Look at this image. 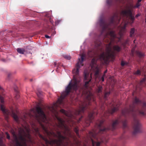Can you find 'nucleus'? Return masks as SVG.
<instances>
[{
    "label": "nucleus",
    "instance_id": "obj_43",
    "mask_svg": "<svg viewBox=\"0 0 146 146\" xmlns=\"http://www.w3.org/2000/svg\"><path fill=\"white\" fill-rule=\"evenodd\" d=\"M126 24L125 23L124 25V26H123V28L124 29H125L126 27Z\"/></svg>",
    "mask_w": 146,
    "mask_h": 146
},
{
    "label": "nucleus",
    "instance_id": "obj_18",
    "mask_svg": "<svg viewBox=\"0 0 146 146\" xmlns=\"http://www.w3.org/2000/svg\"><path fill=\"white\" fill-rule=\"evenodd\" d=\"M17 88H14V90L16 93V96H15V98L16 99H18L19 98V91L17 89Z\"/></svg>",
    "mask_w": 146,
    "mask_h": 146
},
{
    "label": "nucleus",
    "instance_id": "obj_32",
    "mask_svg": "<svg viewBox=\"0 0 146 146\" xmlns=\"http://www.w3.org/2000/svg\"><path fill=\"white\" fill-rule=\"evenodd\" d=\"M145 80V79H143L139 83V85H141L142 84L144 83Z\"/></svg>",
    "mask_w": 146,
    "mask_h": 146
},
{
    "label": "nucleus",
    "instance_id": "obj_46",
    "mask_svg": "<svg viewBox=\"0 0 146 146\" xmlns=\"http://www.w3.org/2000/svg\"><path fill=\"white\" fill-rule=\"evenodd\" d=\"M141 1L142 0H138L137 2L139 3V2H141Z\"/></svg>",
    "mask_w": 146,
    "mask_h": 146
},
{
    "label": "nucleus",
    "instance_id": "obj_14",
    "mask_svg": "<svg viewBox=\"0 0 146 146\" xmlns=\"http://www.w3.org/2000/svg\"><path fill=\"white\" fill-rule=\"evenodd\" d=\"M0 100L1 103L0 106L1 109L3 112L6 113V110L4 108V105L3 104L4 102L3 97L1 95H0Z\"/></svg>",
    "mask_w": 146,
    "mask_h": 146
},
{
    "label": "nucleus",
    "instance_id": "obj_28",
    "mask_svg": "<svg viewBox=\"0 0 146 146\" xmlns=\"http://www.w3.org/2000/svg\"><path fill=\"white\" fill-rule=\"evenodd\" d=\"M95 46L97 47H99L101 46V42H98V43L96 42H95Z\"/></svg>",
    "mask_w": 146,
    "mask_h": 146
},
{
    "label": "nucleus",
    "instance_id": "obj_12",
    "mask_svg": "<svg viewBox=\"0 0 146 146\" xmlns=\"http://www.w3.org/2000/svg\"><path fill=\"white\" fill-rule=\"evenodd\" d=\"M111 104V109L104 112V117H106L109 115L110 114H113L118 110V107L117 106H115V104L113 103Z\"/></svg>",
    "mask_w": 146,
    "mask_h": 146
},
{
    "label": "nucleus",
    "instance_id": "obj_31",
    "mask_svg": "<svg viewBox=\"0 0 146 146\" xmlns=\"http://www.w3.org/2000/svg\"><path fill=\"white\" fill-rule=\"evenodd\" d=\"M6 134V137L8 139H10V137L9 135V134L7 132H6L5 133Z\"/></svg>",
    "mask_w": 146,
    "mask_h": 146
},
{
    "label": "nucleus",
    "instance_id": "obj_37",
    "mask_svg": "<svg viewBox=\"0 0 146 146\" xmlns=\"http://www.w3.org/2000/svg\"><path fill=\"white\" fill-rule=\"evenodd\" d=\"M45 37L46 38H50V36L47 35H45Z\"/></svg>",
    "mask_w": 146,
    "mask_h": 146
},
{
    "label": "nucleus",
    "instance_id": "obj_36",
    "mask_svg": "<svg viewBox=\"0 0 146 146\" xmlns=\"http://www.w3.org/2000/svg\"><path fill=\"white\" fill-rule=\"evenodd\" d=\"M125 64V63L124 62H123V61H121V65L122 66H124Z\"/></svg>",
    "mask_w": 146,
    "mask_h": 146
},
{
    "label": "nucleus",
    "instance_id": "obj_27",
    "mask_svg": "<svg viewBox=\"0 0 146 146\" xmlns=\"http://www.w3.org/2000/svg\"><path fill=\"white\" fill-rule=\"evenodd\" d=\"M63 57L65 58L68 59L70 60L71 59V57L69 55H65L63 56Z\"/></svg>",
    "mask_w": 146,
    "mask_h": 146
},
{
    "label": "nucleus",
    "instance_id": "obj_25",
    "mask_svg": "<svg viewBox=\"0 0 146 146\" xmlns=\"http://www.w3.org/2000/svg\"><path fill=\"white\" fill-rule=\"evenodd\" d=\"M110 94V92H106L104 94V98L106 100L107 97Z\"/></svg>",
    "mask_w": 146,
    "mask_h": 146
},
{
    "label": "nucleus",
    "instance_id": "obj_39",
    "mask_svg": "<svg viewBox=\"0 0 146 146\" xmlns=\"http://www.w3.org/2000/svg\"><path fill=\"white\" fill-rule=\"evenodd\" d=\"M101 109L102 110V112H103L104 110V108L103 106H102V107H101Z\"/></svg>",
    "mask_w": 146,
    "mask_h": 146
},
{
    "label": "nucleus",
    "instance_id": "obj_1",
    "mask_svg": "<svg viewBox=\"0 0 146 146\" xmlns=\"http://www.w3.org/2000/svg\"><path fill=\"white\" fill-rule=\"evenodd\" d=\"M116 36L114 31H109L106 32L103 39L104 42L108 43L106 44V52L103 48H101L100 51L102 53L100 55L98 54V58H94L92 60V68L94 70L95 76L97 77L99 74L100 68L98 65L96 64L97 60L100 59L101 61H104L106 63L110 59H114L116 53L119 52L121 48L118 45H115L113 46V51L111 50V45L112 43L115 41Z\"/></svg>",
    "mask_w": 146,
    "mask_h": 146
},
{
    "label": "nucleus",
    "instance_id": "obj_22",
    "mask_svg": "<svg viewBox=\"0 0 146 146\" xmlns=\"http://www.w3.org/2000/svg\"><path fill=\"white\" fill-rule=\"evenodd\" d=\"M74 131H75V132L76 133L78 137H79L80 136L78 133V127H75L74 128Z\"/></svg>",
    "mask_w": 146,
    "mask_h": 146
},
{
    "label": "nucleus",
    "instance_id": "obj_13",
    "mask_svg": "<svg viewBox=\"0 0 146 146\" xmlns=\"http://www.w3.org/2000/svg\"><path fill=\"white\" fill-rule=\"evenodd\" d=\"M84 81L85 83V85L86 87H88V84L89 83V82H90L91 80V74L90 75V77L89 73H86L85 72H84Z\"/></svg>",
    "mask_w": 146,
    "mask_h": 146
},
{
    "label": "nucleus",
    "instance_id": "obj_41",
    "mask_svg": "<svg viewBox=\"0 0 146 146\" xmlns=\"http://www.w3.org/2000/svg\"><path fill=\"white\" fill-rule=\"evenodd\" d=\"M82 118V116H81L80 118H79V121H78V122H79V121H81Z\"/></svg>",
    "mask_w": 146,
    "mask_h": 146
},
{
    "label": "nucleus",
    "instance_id": "obj_35",
    "mask_svg": "<svg viewBox=\"0 0 146 146\" xmlns=\"http://www.w3.org/2000/svg\"><path fill=\"white\" fill-rule=\"evenodd\" d=\"M105 75H104L101 78V80L102 82H104V77L105 76Z\"/></svg>",
    "mask_w": 146,
    "mask_h": 146
},
{
    "label": "nucleus",
    "instance_id": "obj_16",
    "mask_svg": "<svg viewBox=\"0 0 146 146\" xmlns=\"http://www.w3.org/2000/svg\"><path fill=\"white\" fill-rule=\"evenodd\" d=\"M12 116L15 120L17 122H19V117L17 115H16L15 113L13 112L12 113Z\"/></svg>",
    "mask_w": 146,
    "mask_h": 146
},
{
    "label": "nucleus",
    "instance_id": "obj_52",
    "mask_svg": "<svg viewBox=\"0 0 146 146\" xmlns=\"http://www.w3.org/2000/svg\"><path fill=\"white\" fill-rule=\"evenodd\" d=\"M24 117H25V118H26V117H25V116Z\"/></svg>",
    "mask_w": 146,
    "mask_h": 146
},
{
    "label": "nucleus",
    "instance_id": "obj_47",
    "mask_svg": "<svg viewBox=\"0 0 146 146\" xmlns=\"http://www.w3.org/2000/svg\"><path fill=\"white\" fill-rule=\"evenodd\" d=\"M0 90H1V91L3 90V89L1 88L0 86Z\"/></svg>",
    "mask_w": 146,
    "mask_h": 146
},
{
    "label": "nucleus",
    "instance_id": "obj_38",
    "mask_svg": "<svg viewBox=\"0 0 146 146\" xmlns=\"http://www.w3.org/2000/svg\"><path fill=\"white\" fill-rule=\"evenodd\" d=\"M90 52V51H89L88 53V55H89V56L90 57H92L93 56L92 55H91L90 54V52Z\"/></svg>",
    "mask_w": 146,
    "mask_h": 146
},
{
    "label": "nucleus",
    "instance_id": "obj_4",
    "mask_svg": "<svg viewBox=\"0 0 146 146\" xmlns=\"http://www.w3.org/2000/svg\"><path fill=\"white\" fill-rule=\"evenodd\" d=\"M85 56L83 54L81 56V58H78V62L76 65V68L72 70V72L74 74L73 81L72 82H70L66 88L65 92L62 94L60 97L58 99L56 103L54 104V106L52 107V112H56V111L54 107H57L60 105L64 104L63 100L68 96L70 92H72L74 91H76L78 89V81L77 77L78 76L79 69L81 66L84 65L83 62L84 60V58Z\"/></svg>",
    "mask_w": 146,
    "mask_h": 146
},
{
    "label": "nucleus",
    "instance_id": "obj_34",
    "mask_svg": "<svg viewBox=\"0 0 146 146\" xmlns=\"http://www.w3.org/2000/svg\"><path fill=\"white\" fill-rule=\"evenodd\" d=\"M3 142V137H0V144L1 145Z\"/></svg>",
    "mask_w": 146,
    "mask_h": 146
},
{
    "label": "nucleus",
    "instance_id": "obj_17",
    "mask_svg": "<svg viewBox=\"0 0 146 146\" xmlns=\"http://www.w3.org/2000/svg\"><path fill=\"white\" fill-rule=\"evenodd\" d=\"M17 52L21 54H23L25 52V50L23 48H17Z\"/></svg>",
    "mask_w": 146,
    "mask_h": 146
},
{
    "label": "nucleus",
    "instance_id": "obj_33",
    "mask_svg": "<svg viewBox=\"0 0 146 146\" xmlns=\"http://www.w3.org/2000/svg\"><path fill=\"white\" fill-rule=\"evenodd\" d=\"M61 21V20H57L55 22V25H58Z\"/></svg>",
    "mask_w": 146,
    "mask_h": 146
},
{
    "label": "nucleus",
    "instance_id": "obj_20",
    "mask_svg": "<svg viewBox=\"0 0 146 146\" xmlns=\"http://www.w3.org/2000/svg\"><path fill=\"white\" fill-rule=\"evenodd\" d=\"M136 53L137 55L140 58H141L144 56V55L143 53L139 51H136Z\"/></svg>",
    "mask_w": 146,
    "mask_h": 146
},
{
    "label": "nucleus",
    "instance_id": "obj_51",
    "mask_svg": "<svg viewBox=\"0 0 146 146\" xmlns=\"http://www.w3.org/2000/svg\"><path fill=\"white\" fill-rule=\"evenodd\" d=\"M43 146H45L44 144L42 145Z\"/></svg>",
    "mask_w": 146,
    "mask_h": 146
},
{
    "label": "nucleus",
    "instance_id": "obj_5",
    "mask_svg": "<svg viewBox=\"0 0 146 146\" xmlns=\"http://www.w3.org/2000/svg\"><path fill=\"white\" fill-rule=\"evenodd\" d=\"M104 120L102 119L101 120H98L96 123V126L97 127L98 130H93V131H90L89 133V136L91 140L92 146H100V142H96L94 141L92 138L98 141L100 139L102 142H107V139L102 136H100V134L105 133L109 130H113L115 129L117 125L120 123V120L119 119L116 120L113 122L112 124L109 125L107 127H106L104 125Z\"/></svg>",
    "mask_w": 146,
    "mask_h": 146
},
{
    "label": "nucleus",
    "instance_id": "obj_40",
    "mask_svg": "<svg viewBox=\"0 0 146 146\" xmlns=\"http://www.w3.org/2000/svg\"><path fill=\"white\" fill-rule=\"evenodd\" d=\"M58 66H61V65L63 66V65L62 64H61L60 63H58Z\"/></svg>",
    "mask_w": 146,
    "mask_h": 146
},
{
    "label": "nucleus",
    "instance_id": "obj_7",
    "mask_svg": "<svg viewBox=\"0 0 146 146\" xmlns=\"http://www.w3.org/2000/svg\"><path fill=\"white\" fill-rule=\"evenodd\" d=\"M23 134H21L19 136V138L20 141H19L17 135L14 132L13 133L14 141L15 146H27V142H31V135L29 131L27 130L26 133L23 130H22Z\"/></svg>",
    "mask_w": 146,
    "mask_h": 146
},
{
    "label": "nucleus",
    "instance_id": "obj_42",
    "mask_svg": "<svg viewBox=\"0 0 146 146\" xmlns=\"http://www.w3.org/2000/svg\"><path fill=\"white\" fill-rule=\"evenodd\" d=\"M11 75V73H8V77H9Z\"/></svg>",
    "mask_w": 146,
    "mask_h": 146
},
{
    "label": "nucleus",
    "instance_id": "obj_10",
    "mask_svg": "<svg viewBox=\"0 0 146 146\" xmlns=\"http://www.w3.org/2000/svg\"><path fill=\"white\" fill-rule=\"evenodd\" d=\"M36 111L37 114H35V118L38 121L45 122L47 121L46 116L41 108L40 107L36 108Z\"/></svg>",
    "mask_w": 146,
    "mask_h": 146
},
{
    "label": "nucleus",
    "instance_id": "obj_30",
    "mask_svg": "<svg viewBox=\"0 0 146 146\" xmlns=\"http://www.w3.org/2000/svg\"><path fill=\"white\" fill-rule=\"evenodd\" d=\"M140 4L138 2H137L136 3V5L135 6H134V8H138L140 6Z\"/></svg>",
    "mask_w": 146,
    "mask_h": 146
},
{
    "label": "nucleus",
    "instance_id": "obj_53",
    "mask_svg": "<svg viewBox=\"0 0 146 146\" xmlns=\"http://www.w3.org/2000/svg\"><path fill=\"white\" fill-rule=\"evenodd\" d=\"M135 40H134V42H135Z\"/></svg>",
    "mask_w": 146,
    "mask_h": 146
},
{
    "label": "nucleus",
    "instance_id": "obj_29",
    "mask_svg": "<svg viewBox=\"0 0 146 146\" xmlns=\"http://www.w3.org/2000/svg\"><path fill=\"white\" fill-rule=\"evenodd\" d=\"M141 71L139 70H138L136 71L135 73L134 74L136 75H139L140 74H141Z\"/></svg>",
    "mask_w": 146,
    "mask_h": 146
},
{
    "label": "nucleus",
    "instance_id": "obj_6",
    "mask_svg": "<svg viewBox=\"0 0 146 146\" xmlns=\"http://www.w3.org/2000/svg\"><path fill=\"white\" fill-rule=\"evenodd\" d=\"M43 129L48 137L49 140H48L45 137L40 134V137L44 140L45 143L47 145L49 144L52 146L54 145L56 146H66L69 144L70 141L69 138L67 137L62 135L61 131L57 129L56 134L52 131H48L42 125Z\"/></svg>",
    "mask_w": 146,
    "mask_h": 146
},
{
    "label": "nucleus",
    "instance_id": "obj_3",
    "mask_svg": "<svg viewBox=\"0 0 146 146\" xmlns=\"http://www.w3.org/2000/svg\"><path fill=\"white\" fill-rule=\"evenodd\" d=\"M86 100L83 102H81L78 108L75 110L73 112L70 113L66 111L65 110L62 109L60 111L65 115L66 116L70 118L74 117V115H78L84 113V111L87 110L88 115L85 120V123L86 124V126H89L90 123L92 122L94 118V115H97L98 113L96 111V110H93L90 107L91 101H94L92 94L90 92L86 95Z\"/></svg>",
    "mask_w": 146,
    "mask_h": 146
},
{
    "label": "nucleus",
    "instance_id": "obj_15",
    "mask_svg": "<svg viewBox=\"0 0 146 146\" xmlns=\"http://www.w3.org/2000/svg\"><path fill=\"white\" fill-rule=\"evenodd\" d=\"M124 0H107V5L110 6L112 5L113 1H115L116 2L118 3H122Z\"/></svg>",
    "mask_w": 146,
    "mask_h": 146
},
{
    "label": "nucleus",
    "instance_id": "obj_45",
    "mask_svg": "<svg viewBox=\"0 0 146 146\" xmlns=\"http://www.w3.org/2000/svg\"><path fill=\"white\" fill-rule=\"evenodd\" d=\"M107 72V70H106L104 71V75H105V74Z\"/></svg>",
    "mask_w": 146,
    "mask_h": 146
},
{
    "label": "nucleus",
    "instance_id": "obj_44",
    "mask_svg": "<svg viewBox=\"0 0 146 146\" xmlns=\"http://www.w3.org/2000/svg\"><path fill=\"white\" fill-rule=\"evenodd\" d=\"M139 16V15L137 14L135 15V17L137 18Z\"/></svg>",
    "mask_w": 146,
    "mask_h": 146
},
{
    "label": "nucleus",
    "instance_id": "obj_8",
    "mask_svg": "<svg viewBox=\"0 0 146 146\" xmlns=\"http://www.w3.org/2000/svg\"><path fill=\"white\" fill-rule=\"evenodd\" d=\"M120 17H119V15L117 13H116L111 18L109 24H108L107 22L105 20L102 19H100L99 21V24L100 26L102 28L101 35H102L104 32L107 30H110V28L109 27L110 25L115 23L116 20L117 22L118 23L120 21Z\"/></svg>",
    "mask_w": 146,
    "mask_h": 146
},
{
    "label": "nucleus",
    "instance_id": "obj_21",
    "mask_svg": "<svg viewBox=\"0 0 146 146\" xmlns=\"http://www.w3.org/2000/svg\"><path fill=\"white\" fill-rule=\"evenodd\" d=\"M129 40L128 39L126 40L124 42L122 43L121 45L124 47H125L126 45L128 44Z\"/></svg>",
    "mask_w": 146,
    "mask_h": 146
},
{
    "label": "nucleus",
    "instance_id": "obj_9",
    "mask_svg": "<svg viewBox=\"0 0 146 146\" xmlns=\"http://www.w3.org/2000/svg\"><path fill=\"white\" fill-rule=\"evenodd\" d=\"M55 116L58 122V124H56L58 128L63 130V133L65 135L67 133L70 135L71 133L70 130L67 125L65 124L64 121L57 115H56Z\"/></svg>",
    "mask_w": 146,
    "mask_h": 146
},
{
    "label": "nucleus",
    "instance_id": "obj_26",
    "mask_svg": "<svg viewBox=\"0 0 146 146\" xmlns=\"http://www.w3.org/2000/svg\"><path fill=\"white\" fill-rule=\"evenodd\" d=\"M102 87L101 86H99L98 88V89H97V92L98 93H100L102 92Z\"/></svg>",
    "mask_w": 146,
    "mask_h": 146
},
{
    "label": "nucleus",
    "instance_id": "obj_48",
    "mask_svg": "<svg viewBox=\"0 0 146 146\" xmlns=\"http://www.w3.org/2000/svg\"><path fill=\"white\" fill-rule=\"evenodd\" d=\"M2 60L3 62H5V60L4 59H2Z\"/></svg>",
    "mask_w": 146,
    "mask_h": 146
},
{
    "label": "nucleus",
    "instance_id": "obj_23",
    "mask_svg": "<svg viewBox=\"0 0 146 146\" xmlns=\"http://www.w3.org/2000/svg\"><path fill=\"white\" fill-rule=\"evenodd\" d=\"M135 31V29L134 28H133L131 29L130 32V37H131L133 36V35L134 34Z\"/></svg>",
    "mask_w": 146,
    "mask_h": 146
},
{
    "label": "nucleus",
    "instance_id": "obj_2",
    "mask_svg": "<svg viewBox=\"0 0 146 146\" xmlns=\"http://www.w3.org/2000/svg\"><path fill=\"white\" fill-rule=\"evenodd\" d=\"M122 114L126 116L131 115L134 118L133 133L135 135L141 132V124L139 120L136 118L137 114L141 116L146 115V102L140 100L135 97L129 109H125L122 111Z\"/></svg>",
    "mask_w": 146,
    "mask_h": 146
},
{
    "label": "nucleus",
    "instance_id": "obj_24",
    "mask_svg": "<svg viewBox=\"0 0 146 146\" xmlns=\"http://www.w3.org/2000/svg\"><path fill=\"white\" fill-rule=\"evenodd\" d=\"M122 123L123 124V127L124 128L126 127H127V121L126 120H125L122 121Z\"/></svg>",
    "mask_w": 146,
    "mask_h": 146
},
{
    "label": "nucleus",
    "instance_id": "obj_50",
    "mask_svg": "<svg viewBox=\"0 0 146 146\" xmlns=\"http://www.w3.org/2000/svg\"><path fill=\"white\" fill-rule=\"evenodd\" d=\"M54 34H56V32L55 31H54ZM54 35V34H53V35Z\"/></svg>",
    "mask_w": 146,
    "mask_h": 146
},
{
    "label": "nucleus",
    "instance_id": "obj_19",
    "mask_svg": "<svg viewBox=\"0 0 146 146\" xmlns=\"http://www.w3.org/2000/svg\"><path fill=\"white\" fill-rule=\"evenodd\" d=\"M141 90V88L140 87H139L138 85H137L136 87L135 90V91H134V92L133 93V95H134L135 93H136L139 91H140Z\"/></svg>",
    "mask_w": 146,
    "mask_h": 146
},
{
    "label": "nucleus",
    "instance_id": "obj_49",
    "mask_svg": "<svg viewBox=\"0 0 146 146\" xmlns=\"http://www.w3.org/2000/svg\"><path fill=\"white\" fill-rule=\"evenodd\" d=\"M120 40V38H118V41H119Z\"/></svg>",
    "mask_w": 146,
    "mask_h": 146
},
{
    "label": "nucleus",
    "instance_id": "obj_11",
    "mask_svg": "<svg viewBox=\"0 0 146 146\" xmlns=\"http://www.w3.org/2000/svg\"><path fill=\"white\" fill-rule=\"evenodd\" d=\"M121 15L123 16H126L127 17L128 16H129V19L131 20L130 23H132L134 20L135 18L134 16L133 15L131 10L129 9L128 10H123L121 11Z\"/></svg>",
    "mask_w": 146,
    "mask_h": 146
}]
</instances>
